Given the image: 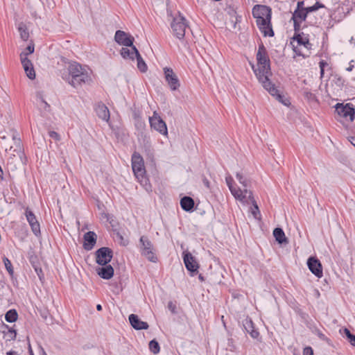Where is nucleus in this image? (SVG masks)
<instances>
[{
    "label": "nucleus",
    "mask_w": 355,
    "mask_h": 355,
    "mask_svg": "<svg viewBox=\"0 0 355 355\" xmlns=\"http://www.w3.org/2000/svg\"><path fill=\"white\" fill-rule=\"evenodd\" d=\"M257 60L258 68L254 69V66H252V69L259 82L272 96H275L279 102L286 104L283 101V96L279 93L275 85L269 79V76L271 75L270 60L263 44H261L259 46Z\"/></svg>",
    "instance_id": "1"
},
{
    "label": "nucleus",
    "mask_w": 355,
    "mask_h": 355,
    "mask_svg": "<svg viewBox=\"0 0 355 355\" xmlns=\"http://www.w3.org/2000/svg\"><path fill=\"white\" fill-rule=\"evenodd\" d=\"M62 78L73 87L91 80L88 70L76 62L69 63L67 71L62 73Z\"/></svg>",
    "instance_id": "2"
},
{
    "label": "nucleus",
    "mask_w": 355,
    "mask_h": 355,
    "mask_svg": "<svg viewBox=\"0 0 355 355\" xmlns=\"http://www.w3.org/2000/svg\"><path fill=\"white\" fill-rule=\"evenodd\" d=\"M271 14V8L265 5H255L252 9V15L256 18L257 25L264 36L274 35L270 21Z\"/></svg>",
    "instance_id": "3"
},
{
    "label": "nucleus",
    "mask_w": 355,
    "mask_h": 355,
    "mask_svg": "<svg viewBox=\"0 0 355 355\" xmlns=\"http://www.w3.org/2000/svg\"><path fill=\"white\" fill-rule=\"evenodd\" d=\"M225 182L231 193L236 200L240 201L241 202H247L249 201V199L250 200L252 198V192L250 190L246 189H241L237 187L234 186L233 178L230 174L226 175Z\"/></svg>",
    "instance_id": "4"
},
{
    "label": "nucleus",
    "mask_w": 355,
    "mask_h": 355,
    "mask_svg": "<svg viewBox=\"0 0 355 355\" xmlns=\"http://www.w3.org/2000/svg\"><path fill=\"white\" fill-rule=\"evenodd\" d=\"M139 250L142 256L148 261L156 263L157 257L154 252V247L152 242L146 236H141L139 239Z\"/></svg>",
    "instance_id": "5"
},
{
    "label": "nucleus",
    "mask_w": 355,
    "mask_h": 355,
    "mask_svg": "<svg viewBox=\"0 0 355 355\" xmlns=\"http://www.w3.org/2000/svg\"><path fill=\"white\" fill-rule=\"evenodd\" d=\"M132 168L135 177L140 182L146 180L144 162L139 153L135 152L132 155Z\"/></svg>",
    "instance_id": "6"
},
{
    "label": "nucleus",
    "mask_w": 355,
    "mask_h": 355,
    "mask_svg": "<svg viewBox=\"0 0 355 355\" xmlns=\"http://www.w3.org/2000/svg\"><path fill=\"white\" fill-rule=\"evenodd\" d=\"M171 26L177 38L179 40L184 38L188 25L186 19L183 16L180 14L179 16L174 17Z\"/></svg>",
    "instance_id": "7"
},
{
    "label": "nucleus",
    "mask_w": 355,
    "mask_h": 355,
    "mask_svg": "<svg viewBox=\"0 0 355 355\" xmlns=\"http://www.w3.org/2000/svg\"><path fill=\"white\" fill-rule=\"evenodd\" d=\"M336 112L338 115L343 119L352 122L355 119V110L350 103L344 105L343 103H337L335 105Z\"/></svg>",
    "instance_id": "8"
},
{
    "label": "nucleus",
    "mask_w": 355,
    "mask_h": 355,
    "mask_svg": "<svg viewBox=\"0 0 355 355\" xmlns=\"http://www.w3.org/2000/svg\"><path fill=\"white\" fill-rule=\"evenodd\" d=\"M150 127L163 135H168L166 123L161 119L156 112H154L153 116L149 118Z\"/></svg>",
    "instance_id": "9"
},
{
    "label": "nucleus",
    "mask_w": 355,
    "mask_h": 355,
    "mask_svg": "<svg viewBox=\"0 0 355 355\" xmlns=\"http://www.w3.org/2000/svg\"><path fill=\"white\" fill-rule=\"evenodd\" d=\"M113 256L112 250L107 247H103L96 251V263L105 266L110 262Z\"/></svg>",
    "instance_id": "10"
},
{
    "label": "nucleus",
    "mask_w": 355,
    "mask_h": 355,
    "mask_svg": "<svg viewBox=\"0 0 355 355\" xmlns=\"http://www.w3.org/2000/svg\"><path fill=\"white\" fill-rule=\"evenodd\" d=\"M164 78L171 90H177L180 86V81L173 69L169 67L164 68Z\"/></svg>",
    "instance_id": "11"
},
{
    "label": "nucleus",
    "mask_w": 355,
    "mask_h": 355,
    "mask_svg": "<svg viewBox=\"0 0 355 355\" xmlns=\"http://www.w3.org/2000/svg\"><path fill=\"white\" fill-rule=\"evenodd\" d=\"M25 215L31 227L32 232L35 236H39L40 234V225L35 215L28 207L26 208Z\"/></svg>",
    "instance_id": "12"
},
{
    "label": "nucleus",
    "mask_w": 355,
    "mask_h": 355,
    "mask_svg": "<svg viewBox=\"0 0 355 355\" xmlns=\"http://www.w3.org/2000/svg\"><path fill=\"white\" fill-rule=\"evenodd\" d=\"M307 266L310 271L317 277L320 278L322 277V264L318 259L313 257H309L307 260Z\"/></svg>",
    "instance_id": "13"
},
{
    "label": "nucleus",
    "mask_w": 355,
    "mask_h": 355,
    "mask_svg": "<svg viewBox=\"0 0 355 355\" xmlns=\"http://www.w3.org/2000/svg\"><path fill=\"white\" fill-rule=\"evenodd\" d=\"M183 260H184V263L186 266V268L189 271H190L191 272H198L199 265L191 252H183Z\"/></svg>",
    "instance_id": "14"
},
{
    "label": "nucleus",
    "mask_w": 355,
    "mask_h": 355,
    "mask_svg": "<svg viewBox=\"0 0 355 355\" xmlns=\"http://www.w3.org/2000/svg\"><path fill=\"white\" fill-rule=\"evenodd\" d=\"M20 58L21 64L26 72L27 77L31 80L35 79V72L31 61L26 58V53H21Z\"/></svg>",
    "instance_id": "15"
},
{
    "label": "nucleus",
    "mask_w": 355,
    "mask_h": 355,
    "mask_svg": "<svg viewBox=\"0 0 355 355\" xmlns=\"http://www.w3.org/2000/svg\"><path fill=\"white\" fill-rule=\"evenodd\" d=\"M115 41L124 46H131L133 44L134 38L129 36L123 31H117L114 35Z\"/></svg>",
    "instance_id": "16"
},
{
    "label": "nucleus",
    "mask_w": 355,
    "mask_h": 355,
    "mask_svg": "<svg viewBox=\"0 0 355 355\" xmlns=\"http://www.w3.org/2000/svg\"><path fill=\"white\" fill-rule=\"evenodd\" d=\"M96 242V234L94 232H88L84 234L83 247L86 250L93 249Z\"/></svg>",
    "instance_id": "17"
},
{
    "label": "nucleus",
    "mask_w": 355,
    "mask_h": 355,
    "mask_svg": "<svg viewBox=\"0 0 355 355\" xmlns=\"http://www.w3.org/2000/svg\"><path fill=\"white\" fill-rule=\"evenodd\" d=\"M139 53L137 49L133 44L131 46H124L121 50V55L124 59L133 60Z\"/></svg>",
    "instance_id": "18"
},
{
    "label": "nucleus",
    "mask_w": 355,
    "mask_h": 355,
    "mask_svg": "<svg viewBox=\"0 0 355 355\" xmlns=\"http://www.w3.org/2000/svg\"><path fill=\"white\" fill-rule=\"evenodd\" d=\"M129 321L132 327L137 330L147 329L148 324L147 322L141 321L137 315L130 314Z\"/></svg>",
    "instance_id": "19"
},
{
    "label": "nucleus",
    "mask_w": 355,
    "mask_h": 355,
    "mask_svg": "<svg viewBox=\"0 0 355 355\" xmlns=\"http://www.w3.org/2000/svg\"><path fill=\"white\" fill-rule=\"evenodd\" d=\"M95 111L97 116L102 120L105 121L110 120V111L105 104L102 103H98L95 107Z\"/></svg>",
    "instance_id": "20"
},
{
    "label": "nucleus",
    "mask_w": 355,
    "mask_h": 355,
    "mask_svg": "<svg viewBox=\"0 0 355 355\" xmlns=\"http://www.w3.org/2000/svg\"><path fill=\"white\" fill-rule=\"evenodd\" d=\"M98 275L103 279H110L113 277L114 269L111 265H105L96 269Z\"/></svg>",
    "instance_id": "21"
},
{
    "label": "nucleus",
    "mask_w": 355,
    "mask_h": 355,
    "mask_svg": "<svg viewBox=\"0 0 355 355\" xmlns=\"http://www.w3.org/2000/svg\"><path fill=\"white\" fill-rule=\"evenodd\" d=\"M180 205L183 210L191 211L194 207V200L189 196H184L180 200Z\"/></svg>",
    "instance_id": "22"
},
{
    "label": "nucleus",
    "mask_w": 355,
    "mask_h": 355,
    "mask_svg": "<svg viewBox=\"0 0 355 355\" xmlns=\"http://www.w3.org/2000/svg\"><path fill=\"white\" fill-rule=\"evenodd\" d=\"M273 236L279 244L288 243V239L286 237L283 230L280 227H276L273 230Z\"/></svg>",
    "instance_id": "23"
},
{
    "label": "nucleus",
    "mask_w": 355,
    "mask_h": 355,
    "mask_svg": "<svg viewBox=\"0 0 355 355\" xmlns=\"http://www.w3.org/2000/svg\"><path fill=\"white\" fill-rule=\"evenodd\" d=\"M293 39L297 42L298 44L304 46L307 49H311V44L307 37L300 34H295Z\"/></svg>",
    "instance_id": "24"
},
{
    "label": "nucleus",
    "mask_w": 355,
    "mask_h": 355,
    "mask_svg": "<svg viewBox=\"0 0 355 355\" xmlns=\"http://www.w3.org/2000/svg\"><path fill=\"white\" fill-rule=\"evenodd\" d=\"M307 14L304 9H296L293 13L292 20L304 21L306 18Z\"/></svg>",
    "instance_id": "25"
},
{
    "label": "nucleus",
    "mask_w": 355,
    "mask_h": 355,
    "mask_svg": "<svg viewBox=\"0 0 355 355\" xmlns=\"http://www.w3.org/2000/svg\"><path fill=\"white\" fill-rule=\"evenodd\" d=\"M244 327L252 338H256L259 336V334L257 330L254 329L251 320H246L245 324H244Z\"/></svg>",
    "instance_id": "26"
},
{
    "label": "nucleus",
    "mask_w": 355,
    "mask_h": 355,
    "mask_svg": "<svg viewBox=\"0 0 355 355\" xmlns=\"http://www.w3.org/2000/svg\"><path fill=\"white\" fill-rule=\"evenodd\" d=\"M236 178L239 180V183L243 186V189H248V187L250 185V181L247 178L243 175L241 173H236Z\"/></svg>",
    "instance_id": "27"
},
{
    "label": "nucleus",
    "mask_w": 355,
    "mask_h": 355,
    "mask_svg": "<svg viewBox=\"0 0 355 355\" xmlns=\"http://www.w3.org/2000/svg\"><path fill=\"white\" fill-rule=\"evenodd\" d=\"M18 314L15 309L9 310L5 315V319L8 322H14L17 320Z\"/></svg>",
    "instance_id": "28"
},
{
    "label": "nucleus",
    "mask_w": 355,
    "mask_h": 355,
    "mask_svg": "<svg viewBox=\"0 0 355 355\" xmlns=\"http://www.w3.org/2000/svg\"><path fill=\"white\" fill-rule=\"evenodd\" d=\"M18 29H19V32L21 38L24 41H26L28 39L29 33L27 31L26 25L23 23H21L19 25Z\"/></svg>",
    "instance_id": "29"
},
{
    "label": "nucleus",
    "mask_w": 355,
    "mask_h": 355,
    "mask_svg": "<svg viewBox=\"0 0 355 355\" xmlns=\"http://www.w3.org/2000/svg\"><path fill=\"white\" fill-rule=\"evenodd\" d=\"M136 59L137 61V68L140 70L141 72H146L147 71V65L144 60L142 59L141 55L139 53V55L136 56Z\"/></svg>",
    "instance_id": "30"
},
{
    "label": "nucleus",
    "mask_w": 355,
    "mask_h": 355,
    "mask_svg": "<svg viewBox=\"0 0 355 355\" xmlns=\"http://www.w3.org/2000/svg\"><path fill=\"white\" fill-rule=\"evenodd\" d=\"M16 162L18 164H19V161L18 158L10 157L8 159V161H7V167H8V171H15V169L17 168V165H16V163H15Z\"/></svg>",
    "instance_id": "31"
},
{
    "label": "nucleus",
    "mask_w": 355,
    "mask_h": 355,
    "mask_svg": "<svg viewBox=\"0 0 355 355\" xmlns=\"http://www.w3.org/2000/svg\"><path fill=\"white\" fill-rule=\"evenodd\" d=\"M242 203L244 205H248L250 203H252L254 207V209L252 210V214L255 218H257V215L259 214V210L258 205H257L255 200L254 199V197L252 196V198L250 200L249 199V201H248L247 202H242Z\"/></svg>",
    "instance_id": "32"
},
{
    "label": "nucleus",
    "mask_w": 355,
    "mask_h": 355,
    "mask_svg": "<svg viewBox=\"0 0 355 355\" xmlns=\"http://www.w3.org/2000/svg\"><path fill=\"white\" fill-rule=\"evenodd\" d=\"M149 349L152 353L157 354L160 351V347L158 342L155 340H152L149 343Z\"/></svg>",
    "instance_id": "33"
},
{
    "label": "nucleus",
    "mask_w": 355,
    "mask_h": 355,
    "mask_svg": "<svg viewBox=\"0 0 355 355\" xmlns=\"http://www.w3.org/2000/svg\"><path fill=\"white\" fill-rule=\"evenodd\" d=\"M3 262L5 265V267L6 268L7 271L8 272V273L10 275H12L14 271H13V268H12L11 261L7 257H3Z\"/></svg>",
    "instance_id": "34"
},
{
    "label": "nucleus",
    "mask_w": 355,
    "mask_h": 355,
    "mask_svg": "<svg viewBox=\"0 0 355 355\" xmlns=\"http://www.w3.org/2000/svg\"><path fill=\"white\" fill-rule=\"evenodd\" d=\"M322 7H324V6L322 3H320L319 2H316L313 6L305 8L304 10L306 12V14H308L309 12L315 11L318 8H322Z\"/></svg>",
    "instance_id": "35"
},
{
    "label": "nucleus",
    "mask_w": 355,
    "mask_h": 355,
    "mask_svg": "<svg viewBox=\"0 0 355 355\" xmlns=\"http://www.w3.org/2000/svg\"><path fill=\"white\" fill-rule=\"evenodd\" d=\"M304 95V97L309 101H314L315 99V96L309 91H305Z\"/></svg>",
    "instance_id": "36"
},
{
    "label": "nucleus",
    "mask_w": 355,
    "mask_h": 355,
    "mask_svg": "<svg viewBox=\"0 0 355 355\" xmlns=\"http://www.w3.org/2000/svg\"><path fill=\"white\" fill-rule=\"evenodd\" d=\"M34 52V45L33 44H29L25 49L24 51H23L21 53H26V56L28 54H32Z\"/></svg>",
    "instance_id": "37"
},
{
    "label": "nucleus",
    "mask_w": 355,
    "mask_h": 355,
    "mask_svg": "<svg viewBox=\"0 0 355 355\" xmlns=\"http://www.w3.org/2000/svg\"><path fill=\"white\" fill-rule=\"evenodd\" d=\"M49 135L50 137L54 139L56 141H60V135L58 132H55V131H50L49 132Z\"/></svg>",
    "instance_id": "38"
},
{
    "label": "nucleus",
    "mask_w": 355,
    "mask_h": 355,
    "mask_svg": "<svg viewBox=\"0 0 355 355\" xmlns=\"http://www.w3.org/2000/svg\"><path fill=\"white\" fill-rule=\"evenodd\" d=\"M293 25H294V30L295 31V33L298 32L301 28V23L302 21L293 20Z\"/></svg>",
    "instance_id": "39"
},
{
    "label": "nucleus",
    "mask_w": 355,
    "mask_h": 355,
    "mask_svg": "<svg viewBox=\"0 0 355 355\" xmlns=\"http://www.w3.org/2000/svg\"><path fill=\"white\" fill-rule=\"evenodd\" d=\"M303 355H313V351L311 347H306L303 351Z\"/></svg>",
    "instance_id": "40"
},
{
    "label": "nucleus",
    "mask_w": 355,
    "mask_h": 355,
    "mask_svg": "<svg viewBox=\"0 0 355 355\" xmlns=\"http://www.w3.org/2000/svg\"><path fill=\"white\" fill-rule=\"evenodd\" d=\"M345 80L340 76L336 78V84L338 85V86H343Z\"/></svg>",
    "instance_id": "41"
},
{
    "label": "nucleus",
    "mask_w": 355,
    "mask_h": 355,
    "mask_svg": "<svg viewBox=\"0 0 355 355\" xmlns=\"http://www.w3.org/2000/svg\"><path fill=\"white\" fill-rule=\"evenodd\" d=\"M343 332L345 336L347 337V340H349L353 335L347 328H345L343 329Z\"/></svg>",
    "instance_id": "42"
},
{
    "label": "nucleus",
    "mask_w": 355,
    "mask_h": 355,
    "mask_svg": "<svg viewBox=\"0 0 355 355\" xmlns=\"http://www.w3.org/2000/svg\"><path fill=\"white\" fill-rule=\"evenodd\" d=\"M8 332L10 334L11 339H15L16 338L17 334L14 329H10Z\"/></svg>",
    "instance_id": "43"
},
{
    "label": "nucleus",
    "mask_w": 355,
    "mask_h": 355,
    "mask_svg": "<svg viewBox=\"0 0 355 355\" xmlns=\"http://www.w3.org/2000/svg\"><path fill=\"white\" fill-rule=\"evenodd\" d=\"M348 341L352 346L355 347V335L353 334Z\"/></svg>",
    "instance_id": "44"
},
{
    "label": "nucleus",
    "mask_w": 355,
    "mask_h": 355,
    "mask_svg": "<svg viewBox=\"0 0 355 355\" xmlns=\"http://www.w3.org/2000/svg\"><path fill=\"white\" fill-rule=\"evenodd\" d=\"M319 66H320V68H322L324 69V67L326 66H327V63L324 61V60H321L320 62H319Z\"/></svg>",
    "instance_id": "45"
},
{
    "label": "nucleus",
    "mask_w": 355,
    "mask_h": 355,
    "mask_svg": "<svg viewBox=\"0 0 355 355\" xmlns=\"http://www.w3.org/2000/svg\"><path fill=\"white\" fill-rule=\"evenodd\" d=\"M203 184H205V186L207 188L209 189L210 187V183H209V180L207 178H204L203 179Z\"/></svg>",
    "instance_id": "46"
},
{
    "label": "nucleus",
    "mask_w": 355,
    "mask_h": 355,
    "mask_svg": "<svg viewBox=\"0 0 355 355\" xmlns=\"http://www.w3.org/2000/svg\"><path fill=\"white\" fill-rule=\"evenodd\" d=\"M303 5H304L303 1L297 2V9H304V8H303Z\"/></svg>",
    "instance_id": "47"
},
{
    "label": "nucleus",
    "mask_w": 355,
    "mask_h": 355,
    "mask_svg": "<svg viewBox=\"0 0 355 355\" xmlns=\"http://www.w3.org/2000/svg\"><path fill=\"white\" fill-rule=\"evenodd\" d=\"M349 141H350V143L354 145L355 146V137H351L349 139Z\"/></svg>",
    "instance_id": "48"
},
{
    "label": "nucleus",
    "mask_w": 355,
    "mask_h": 355,
    "mask_svg": "<svg viewBox=\"0 0 355 355\" xmlns=\"http://www.w3.org/2000/svg\"><path fill=\"white\" fill-rule=\"evenodd\" d=\"M353 68H354V65L352 64H349V66L348 67L346 68V70L347 71H351L353 70Z\"/></svg>",
    "instance_id": "49"
},
{
    "label": "nucleus",
    "mask_w": 355,
    "mask_h": 355,
    "mask_svg": "<svg viewBox=\"0 0 355 355\" xmlns=\"http://www.w3.org/2000/svg\"><path fill=\"white\" fill-rule=\"evenodd\" d=\"M17 353L14 351H10L6 353V355H17Z\"/></svg>",
    "instance_id": "50"
},
{
    "label": "nucleus",
    "mask_w": 355,
    "mask_h": 355,
    "mask_svg": "<svg viewBox=\"0 0 355 355\" xmlns=\"http://www.w3.org/2000/svg\"><path fill=\"white\" fill-rule=\"evenodd\" d=\"M320 78H322L324 76V69L322 68H320Z\"/></svg>",
    "instance_id": "51"
},
{
    "label": "nucleus",
    "mask_w": 355,
    "mask_h": 355,
    "mask_svg": "<svg viewBox=\"0 0 355 355\" xmlns=\"http://www.w3.org/2000/svg\"><path fill=\"white\" fill-rule=\"evenodd\" d=\"M42 103L44 104V108L46 109V107H49V105H48V103L46 102H45L44 101H42Z\"/></svg>",
    "instance_id": "52"
},
{
    "label": "nucleus",
    "mask_w": 355,
    "mask_h": 355,
    "mask_svg": "<svg viewBox=\"0 0 355 355\" xmlns=\"http://www.w3.org/2000/svg\"><path fill=\"white\" fill-rule=\"evenodd\" d=\"M28 350H29L30 355H34L30 344L28 345Z\"/></svg>",
    "instance_id": "53"
},
{
    "label": "nucleus",
    "mask_w": 355,
    "mask_h": 355,
    "mask_svg": "<svg viewBox=\"0 0 355 355\" xmlns=\"http://www.w3.org/2000/svg\"><path fill=\"white\" fill-rule=\"evenodd\" d=\"M198 279L201 281V282H204L205 281V279H204V277L200 274L199 276H198Z\"/></svg>",
    "instance_id": "54"
},
{
    "label": "nucleus",
    "mask_w": 355,
    "mask_h": 355,
    "mask_svg": "<svg viewBox=\"0 0 355 355\" xmlns=\"http://www.w3.org/2000/svg\"><path fill=\"white\" fill-rule=\"evenodd\" d=\"M96 309H97L98 311H101V310H102V306H101V304H98V305L96 306Z\"/></svg>",
    "instance_id": "55"
},
{
    "label": "nucleus",
    "mask_w": 355,
    "mask_h": 355,
    "mask_svg": "<svg viewBox=\"0 0 355 355\" xmlns=\"http://www.w3.org/2000/svg\"><path fill=\"white\" fill-rule=\"evenodd\" d=\"M44 355H46V354L45 352H44Z\"/></svg>",
    "instance_id": "56"
}]
</instances>
